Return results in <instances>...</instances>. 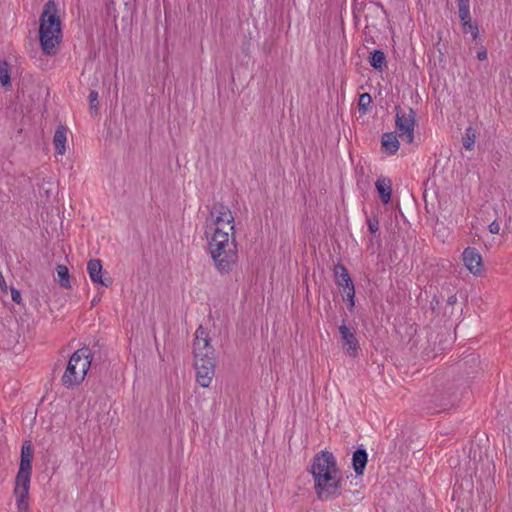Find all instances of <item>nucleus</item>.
Instances as JSON below:
<instances>
[{"instance_id":"9","label":"nucleus","mask_w":512,"mask_h":512,"mask_svg":"<svg viewBox=\"0 0 512 512\" xmlns=\"http://www.w3.org/2000/svg\"><path fill=\"white\" fill-rule=\"evenodd\" d=\"M87 271L91 281L104 287L112 285L111 277H103V267L100 259H90L87 263Z\"/></svg>"},{"instance_id":"32","label":"nucleus","mask_w":512,"mask_h":512,"mask_svg":"<svg viewBox=\"0 0 512 512\" xmlns=\"http://www.w3.org/2000/svg\"><path fill=\"white\" fill-rule=\"evenodd\" d=\"M10 291L13 302H15L16 304H20L22 300L20 291L14 287H11Z\"/></svg>"},{"instance_id":"23","label":"nucleus","mask_w":512,"mask_h":512,"mask_svg":"<svg viewBox=\"0 0 512 512\" xmlns=\"http://www.w3.org/2000/svg\"><path fill=\"white\" fill-rule=\"evenodd\" d=\"M476 139V130L469 126L465 130V134L462 137V144L466 150H471L474 147Z\"/></svg>"},{"instance_id":"40","label":"nucleus","mask_w":512,"mask_h":512,"mask_svg":"<svg viewBox=\"0 0 512 512\" xmlns=\"http://www.w3.org/2000/svg\"><path fill=\"white\" fill-rule=\"evenodd\" d=\"M456 302H457V297H456V295H451V296H449V297H448V299H447V303H448L449 305H454Z\"/></svg>"},{"instance_id":"30","label":"nucleus","mask_w":512,"mask_h":512,"mask_svg":"<svg viewBox=\"0 0 512 512\" xmlns=\"http://www.w3.org/2000/svg\"><path fill=\"white\" fill-rule=\"evenodd\" d=\"M478 363H479V356L476 354H469L460 360L459 366H463V365H467V364L476 365Z\"/></svg>"},{"instance_id":"37","label":"nucleus","mask_w":512,"mask_h":512,"mask_svg":"<svg viewBox=\"0 0 512 512\" xmlns=\"http://www.w3.org/2000/svg\"><path fill=\"white\" fill-rule=\"evenodd\" d=\"M0 288L4 293L7 292L8 287L6 285L5 278L1 272H0Z\"/></svg>"},{"instance_id":"17","label":"nucleus","mask_w":512,"mask_h":512,"mask_svg":"<svg viewBox=\"0 0 512 512\" xmlns=\"http://www.w3.org/2000/svg\"><path fill=\"white\" fill-rule=\"evenodd\" d=\"M381 201L388 204L392 195V183L389 178L378 179L375 183Z\"/></svg>"},{"instance_id":"2","label":"nucleus","mask_w":512,"mask_h":512,"mask_svg":"<svg viewBox=\"0 0 512 512\" xmlns=\"http://www.w3.org/2000/svg\"><path fill=\"white\" fill-rule=\"evenodd\" d=\"M208 248L220 274L230 273L238 261L237 243L232 233V240H229V233L223 228H214V232L208 241Z\"/></svg>"},{"instance_id":"19","label":"nucleus","mask_w":512,"mask_h":512,"mask_svg":"<svg viewBox=\"0 0 512 512\" xmlns=\"http://www.w3.org/2000/svg\"><path fill=\"white\" fill-rule=\"evenodd\" d=\"M368 62L371 67L380 72L387 66L386 56L380 49H375L369 53Z\"/></svg>"},{"instance_id":"39","label":"nucleus","mask_w":512,"mask_h":512,"mask_svg":"<svg viewBox=\"0 0 512 512\" xmlns=\"http://www.w3.org/2000/svg\"><path fill=\"white\" fill-rule=\"evenodd\" d=\"M469 32H471L473 40H476L478 38L479 29H478L477 23L474 25V27L471 30H469Z\"/></svg>"},{"instance_id":"15","label":"nucleus","mask_w":512,"mask_h":512,"mask_svg":"<svg viewBox=\"0 0 512 512\" xmlns=\"http://www.w3.org/2000/svg\"><path fill=\"white\" fill-rule=\"evenodd\" d=\"M432 402L435 405V408H438L435 411H431V413L446 411L451 409L455 404V397L453 393H449L447 396L442 393H437L432 396Z\"/></svg>"},{"instance_id":"29","label":"nucleus","mask_w":512,"mask_h":512,"mask_svg":"<svg viewBox=\"0 0 512 512\" xmlns=\"http://www.w3.org/2000/svg\"><path fill=\"white\" fill-rule=\"evenodd\" d=\"M367 225L370 233L376 234L379 231V220L377 216L368 217Z\"/></svg>"},{"instance_id":"12","label":"nucleus","mask_w":512,"mask_h":512,"mask_svg":"<svg viewBox=\"0 0 512 512\" xmlns=\"http://www.w3.org/2000/svg\"><path fill=\"white\" fill-rule=\"evenodd\" d=\"M32 470L30 469H20L17 472L15 478V495H28L30 489V481H31Z\"/></svg>"},{"instance_id":"18","label":"nucleus","mask_w":512,"mask_h":512,"mask_svg":"<svg viewBox=\"0 0 512 512\" xmlns=\"http://www.w3.org/2000/svg\"><path fill=\"white\" fill-rule=\"evenodd\" d=\"M66 134H67V128L64 125H59L55 131L54 137H53V144L55 146V150L57 154L64 155L66 148Z\"/></svg>"},{"instance_id":"42","label":"nucleus","mask_w":512,"mask_h":512,"mask_svg":"<svg viewBox=\"0 0 512 512\" xmlns=\"http://www.w3.org/2000/svg\"><path fill=\"white\" fill-rule=\"evenodd\" d=\"M423 354H424L425 356H429V352H427L426 350H425V351H423Z\"/></svg>"},{"instance_id":"3","label":"nucleus","mask_w":512,"mask_h":512,"mask_svg":"<svg viewBox=\"0 0 512 512\" xmlns=\"http://www.w3.org/2000/svg\"><path fill=\"white\" fill-rule=\"evenodd\" d=\"M39 24V41L43 53L55 55L62 39L61 21L55 1L45 3Z\"/></svg>"},{"instance_id":"43","label":"nucleus","mask_w":512,"mask_h":512,"mask_svg":"<svg viewBox=\"0 0 512 512\" xmlns=\"http://www.w3.org/2000/svg\"><path fill=\"white\" fill-rule=\"evenodd\" d=\"M97 303V300L96 299H93L92 301V305H95Z\"/></svg>"},{"instance_id":"26","label":"nucleus","mask_w":512,"mask_h":512,"mask_svg":"<svg viewBox=\"0 0 512 512\" xmlns=\"http://www.w3.org/2000/svg\"><path fill=\"white\" fill-rule=\"evenodd\" d=\"M88 99H89V106H90L91 113L97 114L98 113V105H99L98 92L96 90H91L89 93Z\"/></svg>"},{"instance_id":"31","label":"nucleus","mask_w":512,"mask_h":512,"mask_svg":"<svg viewBox=\"0 0 512 512\" xmlns=\"http://www.w3.org/2000/svg\"><path fill=\"white\" fill-rule=\"evenodd\" d=\"M439 304L440 301L437 298V296H434L430 302V309L433 314L438 315L439 314Z\"/></svg>"},{"instance_id":"25","label":"nucleus","mask_w":512,"mask_h":512,"mask_svg":"<svg viewBox=\"0 0 512 512\" xmlns=\"http://www.w3.org/2000/svg\"><path fill=\"white\" fill-rule=\"evenodd\" d=\"M372 103V97L369 93L365 92L360 94L358 101V109L361 114H365Z\"/></svg>"},{"instance_id":"5","label":"nucleus","mask_w":512,"mask_h":512,"mask_svg":"<svg viewBox=\"0 0 512 512\" xmlns=\"http://www.w3.org/2000/svg\"><path fill=\"white\" fill-rule=\"evenodd\" d=\"M310 472L314 480V486L322 489V483L330 482L340 471L333 453L322 450L313 457Z\"/></svg>"},{"instance_id":"16","label":"nucleus","mask_w":512,"mask_h":512,"mask_svg":"<svg viewBox=\"0 0 512 512\" xmlns=\"http://www.w3.org/2000/svg\"><path fill=\"white\" fill-rule=\"evenodd\" d=\"M34 456V448L30 441H25L21 447V456H20V469H30L32 470V460Z\"/></svg>"},{"instance_id":"36","label":"nucleus","mask_w":512,"mask_h":512,"mask_svg":"<svg viewBox=\"0 0 512 512\" xmlns=\"http://www.w3.org/2000/svg\"><path fill=\"white\" fill-rule=\"evenodd\" d=\"M477 58L480 61H484L487 59V50L485 48H482L477 52Z\"/></svg>"},{"instance_id":"20","label":"nucleus","mask_w":512,"mask_h":512,"mask_svg":"<svg viewBox=\"0 0 512 512\" xmlns=\"http://www.w3.org/2000/svg\"><path fill=\"white\" fill-rule=\"evenodd\" d=\"M400 143L394 132L384 133L382 136V147L390 155H394L399 149Z\"/></svg>"},{"instance_id":"28","label":"nucleus","mask_w":512,"mask_h":512,"mask_svg":"<svg viewBox=\"0 0 512 512\" xmlns=\"http://www.w3.org/2000/svg\"><path fill=\"white\" fill-rule=\"evenodd\" d=\"M346 295V301L348 302V310L352 311L355 307V286L349 288V290L344 291Z\"/></svg>"},{"instance_id":"33","label":"nucleus","mask_w":512,"mask_h":512,"mask_svg":"<svg viewBox=\"0 0 512 512\" xmlns=\"http://www.w3.org/2000/svg\"><path fill=\"white\" fill-rule=\"evenodd\" d=\"M488 228H489L490 233H492V234H498L500 231V225L497 220L492 221L489 224Z\"/></svg>"},{"instance_id":"11","label":"nucleus","mask_w":512,"mask_h":512,"mask_svg":"<svg viewBox=\"0 0 512 512\" xmlns=\"http://www.w3.org/2000/svg\"><path fill=\"white\" fill-rule=\"evenodd\" d=\"M323 488L320 489L318 486H314L315 492L319 500L324 501L332 497H338L341 494L342 479L335 477L330 482L322 483Z\"/></svg>"},{"instance_id":"41","label":"nucleus","mask_w":512,"mask_h":512,"mask_svg":"<svg viewBox=\"0 0 512 512\" xmlns=\"http://www.w3.org/2000/svg\"><path fill=\"white\" fill-rule=\"evenodd\" d=\"M506 227L508 229H512V220H511V217L509 218V222L506 224Z\"/></svg>"},{"instance_id":"14","label":"nucleus","mask_w":512,"mask_h":512,"mask_svg":"<svg viewBox=\"0 0 512 512\" xmlns=\"http://www.w3.org/2000/svg\"><path fill=\"white\" fill-rule=\"evenodd\" d=\"M368 462V453L365 448H357L352 455V466L356 476H363Z\"/></svg>"},{"instance_id":"7","label":"nucleus","mask_w":512,"mask_h":512,"mask_svg":"<svg viewBox=\"0 0 512 512\" xmlns=\"http://www.w3.org/2000/svg\"><path fill=\"white\" fill-rule=\"evenodd\" d=\"M342 348L346 355L356 358L359 354L360 345L356 337V330L348 327L345 323L339 326Z\"/></svg>"},{"instance_id":"21","label":"nucleus","mask_w":512,"mask_h":512,"mask_svg":"<svg viewBox=\"0 0 512 512\" xmlns=\"http://www.w3.org/2000/svg\"><path fill=\"white\" fill-rule=\"evenodd\" d=\"M56 272H57V281L59 283V285L62 287V288H70L71 284H70V274H69V270L68 268L65 266V265H57L56 267Z\"/></svg>"},{"instance_id":"35","label":"nucleus","mask_w":512,"mask_h":512,"mask_svg":"<svg viewBox=\"0 0 512 512\" xmlns=\"http://www.w3.org/2000/svg\"><path fill=\"white\" fill-rule=\"evenodd\" d=\"M365 3L364 2H355L353 6V13L362 12L364 10Z\"/></svg>"},{"instance_id":"4","label":"nucleus","mask_w":512,"mask_h":512,"mask_svg":"<svg viewBox=\"0 0 512 512\" xmlns=\"http://www.w3.org/2000/svg\"><path fill=\"white\" fill-rule=\"evenodd\" d=\"M92 362V354L88 347L76 350L70 357L62 376L66 388L78 386L85 378Z\"/></svg>"},{"instance_id":"27","label":"nucleus","mask_w":512,"mask_h":512,"mask_svg":"<svg viewBox=\"0 0 512 512\" xmlns=\"http://www.w3.org/2000/svg\"><path fill=\"white\" fill-rule=\"evenodd\" d=\"M17 498V508L18 512H30L29 511V502L28 495H15Z\"/></svg>"},{"instance_id":"38","label":"nucleus","mask_w":512,"mask_h":512,"mask_svg":"<svg viewBox=\"0 0 512 512\" xmlns=\"http://www.w3.org/2000/svg\"><path fill=\"white\" fill-rule=\"evenodd\" d=\"M469 32H471L473 40H476L478 38L479 29H478L477 23L474 25V27L471 30H469Z\"/></svg>"},{"instance_id":"1","label":"nucleus","mask_w":512,"mask_h":512,"mask_svg":"<svg viewBox=\"0 0 512 512\" xmlns=\"http://www.w3.org/2000/svg\"><path fill=\"white\" fill-rule=\"evenodd\" d=\"M193 353L195 357L196 381L200 386L207 388L210 386L214 376L216 362L215 350L210 344L209 333L202 325L195 332Z\"/></svg>"},{"instance_id":"34","label":"nucleus","mask_w":512,"mask_h":512,"mask_svg":"<svg viewBox=\"0 0 512 512\" xmlns=\"http://www.w3.org/2000/svg\"><path fill=\"white\" fill-rule=\"evenodd\" d=\"M461 24H462L463 32H464V33H467V32H469V30H471V29L474 27V25H475L476 23H473V22H472V19H471V20H469V21H468V23L463 22V23H461Z\"/></svg>"},{"instance_id":"24","label":"nucleus","mask_w":512,"mask_h":512,"mask_svg":"<svg viewBox=\"0 0 512 512\" xmlns=\"http://www.w3.org/2000/svg\"><path fill=\"white\" fill-rule=\"evenodd\" d=\"M0 83L3 87L11 85L9 66L5 61L0 63Z\"/></svg>"},{"instance_id":"6","label":"nucleus","mask_w":512,"mask_h":512,"mask_svg":"<svg viewBox=\"0 0 512 512\" xmlns=\"http://www.w3.org/2000/svg\"><path fill=\"white\" fill-rule=\"evenodd\" d=\"M395 125L399 135L406 136V141L411 143L414 139V127L416 125V113L411 107L402 108L395 106Z\"/></svg>"},{"instance_id":"8","label":"nucleus","mask_w":512,"mask_h":512,"mask_svg":"<svg viewBox=\"0 0 512 512\" xmlns=\"http://www.w3.org/2000/svg\"><path fill=\"white\" fill-rule=\"evenodd\" d=\"M210 215L212 218L215 217L212 220V224L215 228H223V230L227 229L234 233V217L227 206L221 203L214 204Z\"/></svg>"},{"instance_id":"22","label":"nucleus","mask_w":512,"mask_h":512,"mask_svg":"<svg viewBox=\"0 0 512 512\" xmlns=\"http://www.w3.org/2000/svg\"><path fill=\"white\" fill-rule=\"evenodd\" d=\"M459 19L461 23H468L471 20L470 15V1L469 0H457Z\"/></svg>"},{"instance_id":"13","label":"nucleus","mask_w":512,"mask_h":512,"mask_svg":"<svg viewBox=\"0 0 512 512\" xmlns=\"http://www.w3.org/2000/svg\"><path fill=\"white\" fill-rule=\"evenodd\" d=\"M333 271L335 283L337 284V286L343 289V292L349 290V288H352V286H354L353 280L350 277L347 268L341 262H338L334 266Z\"/></svg>"},{"instance_id":"10","label":"nucleus","mask_w":512,"mask_h":512,"mask_svg":"<svg viewBox=\"0 0 512 512\" xmlns=\"http://www.w3.org/2000/svg\"><path fill=\"white\" fill-rule=\"evenodd\" d=\"M463 261L466 268L474 275H479L482 272V256L476 248L467 247L463 254Z\"/></svg>"}]
</instances>
